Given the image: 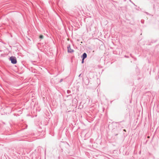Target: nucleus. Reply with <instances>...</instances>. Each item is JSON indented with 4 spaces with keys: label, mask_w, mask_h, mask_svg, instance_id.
<instances>
[{
    "label": "nucleus",
    "mask_w": 159,
    "mask_h": 159,
    "mask_svg": "<svg viewBox=\"0 0 159 159\" xmlns=\"http://www.w3.org/2000/svg\"><path fill=\"white\" fill-rule=\"evenodd\" d=\"M10 60L12 64H15L17 63L16 58L15 57H11L10 58Z\"/></svg>",
    "instance_id": "1"
},
{
    "label": "nucleus",
    "mask_w": 159,
    "mask_h": 159,
    "mask_svg": "<svg viewBox=\"0 0 159 159\" xmlns=\"http://www.w3.org/2000/svg\"><path fill=\"white\" fill-rule=\"evenodd\" d=\"M68 52L69 53H73L74 52V50L71 48L70 45H69L67 47Z\"/></svg>",
    "instance_id": "2"
},
{
    "label": "nucleus",
    "mask_w": 159,
    "mask_h": 159,
    "mask_svg": "<svg viewBox=\"0 0 159 159\" xmlns=\"http://www.w3.org/2000/svg\"><path fill=\"white\" fill-rule=\"evenodd\" d=\"M87 54L85 53H84L83 54L82 56V58L83 59H84L85 58H86L87 57Z\"/></svg>",
    "instance_id": "3"
},
{
    "label": "nucleus",
    "mask_w": 159,
    "mask_h": 159,
    "mask_svg": "<svg viewBox=\"0 0 159 159\" xmlns=\"http://www.w3.org/2000/svg\"><path fill=\"white\" fill-rule=\"evenodd\" d=\"M39 38L40 39H42L43 38V36L42 35H40L39 37Z\"/></svg>",
    "instance_id": "4"
},
{
    "label": "nucleus",
    "mask_w": 159,
    "mask_h": 159,
    "mask_svg": "<svg viewBox=\"0 0 159 159\" xmlns=\"http://www.w3.org/2000/svg\"><path fill=\"white\" fill-rule=\"evenodd\" d=\"M84 60L83 59H82V63H83L84 62Z\"/></svg>",
    "instance_id": "5"
},
{
    "label": "nucleus",
    "mask_w": 159,
    "mask_h": 159,
    "mask_svg": "<svg viewBox=\"0 0 159 159\" xmlns=\"http://www.w3.org/2000/svg\"><path fill=\"white\" fill-rule=\"evenodd\" d=\"M124 131H125V132H126V131L125 129H124Z\"/></svg>",
    "instance_id": "6"
},
{
    "label": "nucleus",
    "mask_w": 159,
    "mask_h": 159,
    "mask_svg": "<svg viewBox=\"0 0 159 159\" xmlns=\"http://www.w3.org/2000/svg\"><path fill=\"white\" fill-rule=\"evenodd\" d=\"M150 138L149 136H148V138Z\"/></svg>",
    "instance_id": "7"
}]
</instances>
